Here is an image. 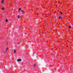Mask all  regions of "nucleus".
Wrapping results in <instances>:
<instances>
[{"label": "nucleus", "mask_w": 73, "mask_h": 73, "mask_svg": "<svg viewBox=\"0 0 73 73\" xmlns=\"http://www.w3.org/2000/svg\"><path fill=\"white\" fill-rule=\"evenodd\" d=\"M17 62L19 61H21V59H18L17 60Z\"/></svg>", "instance_id": "obj_1"}, {"label": "nucleus", "mask_w": 73, "mask_h": 73, "mask_svg": "<svg viewBox=\"0 0 73 73\" xmlns=\"http://www.w3.org/2000/svg\"><path fill=\"white\" fill-rule=\"evenodd\" d=\"M18 19L20 18V16L19 15L18 16Z\"/></svg>", "instance_id": "obj_10"}, {"label": "nucleus", "mask_w": 73, "mask_h": 73, "mask_svg": "<svg viewBox=\"0 0 73 73\" xmlns=\"http://www.w3.org/2000/svg\"><path fill=\"white\" fill-rule=\"evenodd\" d=\"M4 0H2L1 1V3H2V4H3V2H4Z\"/></svg>", "instance_id": "obj_5"}, {"label": "nucleus", "mask_w": 73, "mask_h": 73, "mask_svg": "<svg viewBox=\"0 0 73 73\" xmlns=\"http://www.w3.org/2000/svg\"><path fill=\"white\" fill-rule=\"evenodd\" d=\"M14 53H16V50H15L14 51Z\"/></svg>", "instance_id": "obj_7"}, {"label": "nucleus", "mask_w": 73, "mask_h": 73, "mask_svg": "<svg viewBox=\"0 0 73 73\" xmlns=\"http://www.w3.org/2000/svg\"><path fill=\"white\" fill-rule=\"evenodd\" d=\"M69 28H71V26H69Z\"/></svg>", "instance_id": "obj_12"}, {"label": "nucleus", "mask_w": 73, "mask_h": 73, "mask_svg": "<svg viewBox=\"0 0 73 73\" xmlns=\"http://www.w3.org/2000/svg\"><path fill=\"white\" fill-rule=\"evenodd\" d=\"M23 13H25V12L24 11H23V13H22V14H23Z\"/></svg>", "instance_id": "obj_13"}, {"label": "nucleus", "mask_w": 73, "mask_h": 73, "mask_svg": "<svg viewBox=\"0 0 73 73\" xmlns=\"http://www.w3.org/2000/svg\"><path fill=\"white\" fill-rule=\"evenodd\" d=\"M21 8H19V11H21Z\"/></svg>", "instance_id": "obj_8"}, {"label": "nucleus", "mask_w": 73, "mask_h": 73, "mask_svg": "<svg viewBox=\"0 0 73 73\" xmlns=\"http://www.w3.org/2000/svg\"><path fill=\"white\" fill-rule=\"evenodd\" d=\"M7 44H8V42H7Z\"/></svg>", "instance_id": "obj_15"}, {"label": "nucleus", "mask_w": 73, "mask_h": 73, "mask_svg": "<svg viewBox=\"0 0 73 73\" xmlns=\"http://www.w3.org/2000/svg\"><path fill=\"white\" fill-rule=\"evenodd\" d=\"M5 22H6V23H7L8 22V19H6L5 20Z\"/></svg>", "instance_id": "obj_6"}, {"label": "nucleus", "mask_w": 73, "mask_h": 73, "mask_svg": "<svg viewBox=\"0 0 73 73\" xmlns=\"http://www.w3.org/2000/svg\"><path fill=\"white\" fill-rule=\"evenodd\" d=\"M36 64L35 63L34 64V66H33V68H34V67H35V66H36Z\"/></svg>", "instance_id": "obj_4"}, {"label": "nucleus", "mask_w": 73, "mask_h": 73, "mask_svg": "<svg viewBox=\"0 0 73 73\" xmlns=\"http://www.w3.org/2000/svg\"><path fill=\"white\" fill-rule=\"evenodd\" d=\"M61 14V15H62V11H60L59 12Z\"/></svg>", "instance_id": "obj_3"}, {"label": "nucleus", "mask_w": 73, "mask_h": 73, "mask_svg": "<svg viewBox=\"0 0 73 73\" xmlns=\"http://www.w3.org/2000/svg\"><path fill=\"white\" fill-rule=\"evenodd\" d=\"M72 3H73V2H72Z\"/></svg>", "instance_id": "obj_18"}, {"label": "nucleus", "mask_w": 73, "mask_h": 73, "mask_svg": "<svg viewBox=\"0 0 73 73\" xmlns=\"http://www.w3.org/2000/svg\"><path fill=\"white\" fill-rule=\"evenodd\" d=\"M5 44H6V45H7V44H6V43H5Z\"/></svg>", "instance_id": "obj_16"}, {"label": "nucleus", "mask_w": 73, "mask_h": 73, "mask_svg": "<svg viewBox=\"0 0 73 73\" xmlns=\"http://www.w3.org/2000/svg\"><path fill=\"white\" fill-rule=\"evenodd\" d=\"M8 48H7L6 50H5V51H7V50H8Z\"/></svg>", "instance_id": "obj_9"}, {"label": "nucleus", "mask_w": 73, "mask_h": 73, "mask_svg": "<svg viewBox=\"0 0 73 73\" xmlns=\"http://www.w3.org/2000/svg\"><path fill=\"white\" fill-rule=\"evenodd\" d=\"M18 44H19V43H18Z\"/></svg>", "instance_id": "obj_17"}, {"label": "nucleus", "mask_w": 73, "mask_h": 73, "mask_svg": "<svg viewBox=\"0 0 73 73\" xmlns=\"http://www.w3.org/2000/svg\"><path fill=\"white\" fill-rule=\"evenodd\" d=\"M21 11L22 12H24V11H23V10H22V11Z\"/></svg>", "instance_id": "obj_14"}, {"label": "nucleus", "mask_w": 73, "mask_h": 73, "mask_svg": "<svg viewBox=\"0 0 73 73\" xmlns=\"http://www.w3.org/2000/svg\"><path fill=\"white\" fill-rule=\"evenodd\" d=\"M58 17L59 18V19H62V18L61 17V16H58Z\"/></svg>", "instance_id": "obj_2"}, {"label": "nucleus", "mask_w": 73, "mask_h": 73, "mask_svg": "<svg viewBox=\"0 0 73 73\" xmlns=\"http://www.w3.org/2000/svg\"><path fill=\"white\" fill-rule=\"evenodd\" d=\"M2 10H4V7H3L2 9Z\"/></svg>", "instance_id": "obj_11"}]
</instances>
